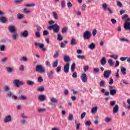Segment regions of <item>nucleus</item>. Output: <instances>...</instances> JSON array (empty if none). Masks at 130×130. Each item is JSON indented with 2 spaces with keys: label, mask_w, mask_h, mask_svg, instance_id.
Segmentation results:
<instances>
[{
  "label": "nucleus",
  "mask_w": 130,
  "mask_h": 130,
  "mask_svg": "<svg viewBox=\"0 0 130 130\" xmlns=\"http://www.w3.org/2000/svg\"><path fill=\"white\" fill-rule=\"evenodd\" d=\"M61 71V66H59L56 68V72L57 73H60Z\"/></svg>",
  "instance_id": "603ef678"
},
{
  "label": "nucleus",
  "mask_w": 130,
  "mask_h": 130,
  "mask_svg": "<svg viewBox=\"0 0 130 130\" xmlns=\"http://www.w3.org/2000/svg\"><path fill=\"white\" fill-rule=\"evenodd\" d=\"M99 71H100V69L98 68H93V71L97 74V73H99Z\"/></svg>",
  "instance_id": "052dcab7"
},
{
  "label": "nucleus",
  "mask_w": 130,
  "mask_h": 130,
  "mask_svg": "<svg viewBox=\"0 0 130 130\" xmlns=\"http://www.w3.org/2000/svg\"><path fill=\"white\" fill-rule=\"evenodd\" d=\"M108 63H109L110 67H113V64H114V62H113V60L111 59H109L108 60Z\"/></svg>",
  "instance_id": "c85d7f7f"
},
{
  "label": "nucleus",
  "mask_w": 130,
  "mask_h": 130,
  "mask_svg": "<svg viewBox=\"0 0 130 130\" xmlns=\"http://www.w3.org/2000/svg\"><path fill=\"white\" fill-rule=\"evenodd\" d=\"M6 49V46L5 45H2L0 46V50L1 51H5V50Z\"/></svg>",
  "instance_id": "37998d69"
},
{
  "label": "nucleus",
  "mask_w": 130,
  "mask_h": 130,
  "mask_svg": "<svg viewBox=\"0 0 130 130\" xmlns=\"http://www.w3.org/2000/svg\"><path fill=\"white\" fill-rule=\"evenodd\" d=\"M8 31L10 32V33H15L16 32V28L14 26H10L8 27Z\"/></svg>",
  "instance_id": "f8f14e48"
},
{
  "label": "nucleus",
  "mask_w": 130,
  "mask_h": 130,
  "mask_svg": "<svg viewBox=\"0 0 130 130\" xmlns=\"http://www.w3.org/2000/svg\"><path fill=\"white\" fill-rule=\"evenodd\" d=\"M63 60L66 62V63H69L71 61V58L68 55H66L63 57Z\"/></svg>",
  "instance_id": "ddd939ff"
},
{
  "label": "nucleus",
  "mask_w": 130,
  "mask_h": 130,
  "mask_svg": "<svg viewBox=\"0 0 130 130\" xmlns=\"http://www.w3.org/2000/svg\"><path fill=\"white\" fill-rule=\"evenodd\" d=\"M85 116H86V112H84L81 115V119H83L85 117Z\"/></svg>",
  "instance_id": "bf43d9fd"
},
{
  "label": "nucleus",
  "mask_w": 130,
  "mask_h": 130,
  "mask_svg": "<svg viewBox=\"0 0 130 130\" xmlns=\"http://www.w3.org/2000/svg\"><path fill=\"white\" fill-rule=\"evenodd\" d=\"M50 100L51 103H49V105H52V104H56L58 102V100L54 98H52Z\"/></svg>",
  "instance_id": "2eb2a0df"
},
{
  "label": "nucleus",
  "mask_w": 130,
  "mask_h": 130,
  "mask_svg": "<svg viewBox=\"0 0 130 130\" xmlns=\"http://www.w3.org/2000/svg\"><path fill=\"white\" fill-rule=\"evenodd\" d=\"M35 44L37 47L39 46L40 48L42 49V50H43L44 51H45V50H46V48H44V44H41L40 43L35 42Z\"/></svg>",
  "instance_id": "423d86ee"
},
{
  "label": "nucleus",
  "mask_w": 130,
  "mask_h": 130,
  "mask_svg": "<svg viewBox=\"0 0 130 130\" xmlns=\"http://www.w3.org/2000/svg\"><path fill=\"white\" fill-rule=\"evenodd\" d=\"M4 90L5 91V92H9V91L10 90V88L9 86H6L4 88Z\"/></svg>",
  "instance_id": "09e8293b"
},
{
  "label": "nucleus",
  "mask_w": 130,
  "mask_h": 130,
  "mask_svg": "<svg viewBox=\"0 0 130 130\" xmlns=\"http://www.w3.org/2000/svg\"><path fill=\"white\" fill-rule=\"evenodd\" d=\"M57 39V40H58V41H61L63 39V38L62 37V36H61V35L58 34Z\"/></svg>",
  "instance_id": "473e14b6"
},
{
  "label": "nucleus",
  "mask_w": 130,
  "mask_h": 130,
  "mask_svg": "<svg viewBox=\"0 0 130 130\" xmlns=\"http://www.w3.org/2000/svg\"><path fill=\"white\" fill-rule=\"evenodd\" d=\"M76 69V63L73 62L71 66V70L72 73L75 72V69Z\"/></svg>",
  "instance_id": "393cba45"
},
{
  "label": "nucleus",
  "mask_w": 130,
  "mask_h": 130,
  "mask_svg": "<svg viewBox=\"0 0 130 130\" xmlns=\"http://www.w3.org/2000/svg\"><path fill=\"white\" fill-rule=\"evenodd\" d=\"M72 77L74 78V79H77V78H78V74H77L76 72H74L72 75Z\"/></svg>",
  "instance_id": "8fccbe9b"
},
{
  "label": "nucleus",
  "mask_w": 130,
  "mask_h": 130,
  "mask_svg": "<svg viewBox=\"0 0 130 130\" xmlns=\"http://www.w3.org/2000/svg\"><path fill=\"white\" fill-rule=\"evenodd\" d=\"M80 79L82 80L83 83H87L88 77H87V74L86 73H83L80 76Z\"/></svg>",
  "instance_id": "39448f33"
},
{
  "label": "nucleus",
  "mask_w": 130,
  "mask_h": 130,
  "mask_svg": "<svg viewBox=\"0 0 130 130\" xmlns=\"http://www.w3.org/2000/svg\"><path fill=\"white\" fill-rule=\"evenodd\" d=\"M73 118H74V116L72 114H70L68 117V120L72 121L73 120Z\"/></svg>",
  "instance_id": "13d9d810"
},
{
  "label": "nucleus",
  "mask_w": 130,
  "mask_h": 130,
  "mask_svg": "<svg viewBox=\"0 0 130 130\" xmlns=\"http://www.w3.org/2000/svg\"><path fill=\"white\" fill-rule=\"evenodd\" d=\"M20 61H28V58L26 57L23 56L20 59Z\"/></svg>",
  "instance_id": "a18cd8bd"
},
{
  "label": "nucleus",
  "mask_w": 130,
  "mask_h": 130,
  "mask_svg": "<svg viewBox=\"0 0 130 130\" xmlns=\"http://www.w3.org/2000/svg\"><path fill=\"white\" fill-rule=\"evenodd\" d=\"M126 59H127V57H121L120 58V60H121V61H124L125 60H126Z\"/></svg>",
  "instance_id": "6e6d98bb"
},
{
  "label": "nucleus",
  "mask_w": 130,
  "mask_h": 130,
  "mask_svg": "<svg viewBox=\"0 0 130 130\" xmlns=\"http://www.w3.org/2000/svg\"><path fill=\"white\" fill-rule=\"evenodd\" d=\"M98 110V107H95L92 108L91 109V113L94 114V113H96L97 112V110Z\"/></svg>",
  "instance_id": "cd10ccee"
},
{
  "label": "nucleus",
  "mask_w": 130,
  "mask_h": 130,
  "mask_svg": "<svg viewBox=\"0 0 130 130\" xmlns=\"http://www.w3.org/2000/svg\"><path fill=\"white\" fill-rule=\"evenodd\" d=\"M24 82L21 81L19 80H17V87H20V86H23L24 85Z\"/></svg>",
  "instance_id": "412c9836"
},
{
  "label": "nucleus",
  "mask_w": 130,
  "mask_h": 130,
  "mask_svg": "<svg viewBox=\"0 0 130 130\" xmlns=\"http://www.w3.org/2000/svg\"><path fill=\"white\" fill-rule=\"evenodd\" d=\"M100 86L101 87H105V81L104 80L101 81V83H100Z\"/></svg>",
  "instance_id": "ea45409f"
},
{
  "label": "nucleus",
  "mask_w": 130,
  "mask_h": 130,
  "mask_svg": "<svg viewBox=\"0 0 130 130\" xmlns=\"http://www.w3.org/2000/svg\"><path fill=\"white\" fill-rule=\"evenodd\" d=\"M92 36V34L89 31H86L83 34V38L85 40H89Z\"/></svg>",
  "instance_id": "7ed1b4c3"
},
{
  "label": "nucleus",
  "mask_w": 130,
  "mask_h": 130,
  "mask_svg": "<svg viewBox=\"0 0 130 130\" xmlns=\"http://www.w3.org/2000/svg\"><path fill=\"white\" fill-rule=\"evenodd\" d=\"M23 12L24 14H29V13H30V11L28 10L27 8H25L23 9Z\"/></svg>",
  "instance_id": "4d7b16f0"
},
{
  "label": "nucleus",
  "mask_w": 130,
  "mask_h": 130,
  "mask_svg": "<svg viewBox=\"0 0 130 130\" xmlns=\"http://www.w3.org/2000/svg\"><path fill=\"white\" fill-rule=\"evenodd\" d=\"M84 72H87V71H89V66H84Z\"/></svg>",
  "instance_id": "774afa93"
},
{
  "label": "nucleus",
  "mask_w": 130,
  "mask_h": 130,
  "mask_svg": "<svg viewBox=\"0 0 130 130\" xmlns=\"http://www.w3.org/2000/svg\"><path fill=\"white\" fill-rule=\"evenodd\" d=\"M67 6L68 8H72V7H73V4H72V3H71V2H69L67 3Z\"/></svg>",
  "instance_id": "69168bd1"
},
{
  "label": "nucleus",
  "mask_w": 130,
  "mask_h": 130,
  "mask_svg": "<svg viewBox=\"0 0 130 130\" xmlns=\"http://www.w3.org/2000/svg\"><path fill=\"white\" fill-rule=\"evenodd\" d=\"M58 64V59H56L55 61L53 63V67L56 68Z\"/></svg>",
  "instance_id": "72a5a7b5"
},
{
  "label": "nucleus",
  "mask_w": 130,
  "mask_h": 130,
  "mask_svg": "<svg viewBox=\"0 0 130 130\" xmlns=\"http://www.w3.org/2000/svg\"><path fill=\"white\" fill-rule=\"evenodd\" d=\"M77 57L78 59H85V55H79Z\"/></svg>",
  "instance_id": "79ce46f5"
},
{
  "label": "nucleus",
  "mask_w": 130,
  "mask_h": 130,
  "mask_svg": "<svg viewBox=\"0 0 130 130\" xmlns=\"http://www.w3.org/2000/svg\"><path fill=\"white\" fill-rule=\"evenodd\" d=\"M53 74H54V71L50 70V72H48L47 75L49 79H53Z\"/></svg>",
  "instance_id": "9d476101"
},
{
  "label": "nucleus",
  "mask_w": 130,
  "mask_h": 130,
  "mask_svg": "<svg viewBox=\"0 0 130 130\" xmlns=\"http://www.w3.org/2000/svg\"><path fill=\"white\" fill-rule=\"evenodd\" d=\"M107 63V60H106V58L105 57H103L101 60V64L102 66H105Z\"/></svg>",
  "instance_id": "dca6fc26"
},
{
  "label": "nucleus",
  "mask_w": 130,
  "mask_h": 130,
  "mask_svg": "<svg viewBox=\"0 0 130 130\" xmlns=\"http://www.w3.org/2000/svg\"><path fill=\"white\" fill-rule=\"evenodd\" d=\"M117 90L115 89H110V94L111 96H114L115 94H116V92Z\"/></svg>",
  "instance_id": "6ab92c4d"
},
{
  "label": "nucleus",
  "mask_w": 130,
  "mask_h": 130,
  "mask_svg": "<svg viewBox=\"0 0 130 130\" xmlns=\"http://www.w3.org/2000/svg\"><path fill=\"white\" fill-rule=\"evenodd\" d=\"M116 103V102L115 101H111V102H110V105L112 107H113V106L115 105Z\"/></svg>",
  "instance_id": "49530a36"
},
{
  "label": "nucleus",
  "mask_w": 130,
  "mask_h": 130,
  "mask_svg": "<svg viewBox=\"0 0 130 130\" xmlns=\"http://www.w3.org/2000/svg\"><path fill=\"white\" fill-rule=\"evenodd\" d=\"M47 28L49 30H52L54 33H58L59 32V30L60 29V26L58 25L57 24H54L50 26H48Z\"/></svg>",
  "instance_id": "f257e3e1"
},
{
  "label": "nucleus",
  "mask_w": 130,
  "mask_h": 130,
  "mask_svg": "<svg viewBox=\"0 0 130 130\" xmlns=\"http://www.w3.org/2000/svg\"><path fill=\"white\" fill-rule=\"evenodd\" d=\"M37 90L39 92H44V91H45V89L44 88V86H43L38 87Z\"/></svg>",
  "instance_id": "a878e982"
},
{
  "label": "nucleus",
  "mask_w": 130,
  "mask_h": 130,
  "mask_svg": "<svg viewBox=\"0 0 130 130\" xmlns=\"http://www.w3.org/2000/svg\"><path fill=\"white\" fill-rule=\"evenodd\" d=\"M53 16L55 20H58V17H57V13L55 12H53Z\"/></svg>",
  "instance_id": "58836bf2"
},
{
  "label": "nucleus",
  "mask_w": 130,
  "mask_h": 130,
  "mask_svg": "<svg viewBox=\"0 0 130 130\" xmlns=\"http://www.w3.org/2000/svg\"><path fill=\"white\" fill-rule=\"evenodd\" d=\"M58 52V51H56L55 53L53 56V58H57V57L59 56V53Z\"/></svg>",
  "instance_id": "f704fd0d"
},
{
  "label": "nucleus",
  "mask_w": 130,
  "mask_h": 130,
  "mask_svg": "<svg viewBox=\"0 0 130 130\" xmlns=\"http://www.w3.org/2000/svg\"><path fill=\"white\" fill-rule=\"evenodd\" d=\"M118 109H119L118 105H115L113 109V113H117V112H118Z\"/></svg>",
  "instance_id": "f3484780"
},
{
  "label": "nucleus",
  "mask_w": 130,
  "mask_h": 130,
  "mask_svg": "<svg viewBox=\"0 0 130 130\" xmlns=\"http://www.w3.org/2000/svg\"><path fill=\"white\" fill-rule=\"evenodd\" d=\"M12 121V116L11 115H7L5 116V119H4V123H8V122H11Z\"/></svg>",
  "instance_id": "20e7f679"
},
{
  "label": "nucleus",
  "mask_w": 130,
  "mask_h": 130,
  "mask_svg": "<svg viewBox=\"0 0 130 130\" xmlns=\"http://www.w3.org/2000/svg\"><path fill=\"white\" fill-rule=\"evenodd\" d=\"M121 72L124 76L126 75V69H125V68L121 67Z\"/></svg>",
  "instance_id": "bb28decb"
},
{
  "label": "nucleus",
  "mask_w": 130,
  "mask_h": 130,
  "mask_svg": "<svg viewBox=\"0 0 130 130\" xmlns=\"http://www.w3.org/2000/svg\"><path fill=\"white\" fill-rule=\"evenodd\" d=\"M92 123H91V121H87L85 122V125H87V126H90L91 125Z\"/></svg>",
  "instance_id": "0e129e2a"
},
{
  "label": "nucleus",
  "mask_w": 130,
  "mask_h": 130,
  "mask_svg": "<svg viewBox=\"0 0 130 130\" xmlns=\"http://www.w3.org/2000/svg\"><path fill=\"white\" fill-rule=\"evenodd\" d=\"M77 40L75 38H72L71 42V45H77Z\"/></svg>",
  "instance_id": "b1692460"
},
{
  "label": "nucleus",
  "mask_w": 130,
  "mask_h": 130,
  "mask_svg": "<svg viewBox=\"0 0 130 130\" xmlns=\"http://www.w3.org/2000/svg\"><path fill=\"white\" fill-rule=\"evenodd\" d=\"M49 34V32L47 30H44L43 31V35L44 36H47Z\"/></svg>",
  "instance_id": "3c124183"
},
{
  "label": "nucleus",
  "mask_w": 130,
  "mask_h": 130,
  "mask_svg": "<svg viewBox=\"0 0 130 130\" xmlns=\"http://www.w3.org/2000/svg\"><path fill=\"white\" fill-rule=\"evenodd\" d=\"M61 7L63 9V8H66V1L64 0L62 1L61 3Z\"/></svg>",
  "instance_id": "a19ab883"
},
{
  "label": "nucleus",
  "mask_w": 130,
  "mask_h": 130,
  "mask_svg": "<svg viewBox=\"0 0 130 130\" xmlns=\"http://www.w3.org/2000/svg\"><path fill=\"white\" fill-rule=\"evenodd\" d=\"M26 85H27V86H33L35 85V82L34 81L28 80L26 82Z\"/></svg>",
  "instance_id": "aec40b11"
},
{
  "label": "nucleus",
  "mask_w": 130,
  "mask_h": 130,
  "mask_svg": "<svg viewBox=\"0 0 130 130\" xmlns=\"http://www.w3.org/2000/svg\"><path fill=\"white\" fill-rule=\"evenodd\" d=\"M17 18L19 20H22V19H24V15L21 14V13H18Z\"/></svg>",
  "instance_id": "2f4dec72"
},
{
  "label": "nucleus",
  "mask_w": 130,
  "mask_h": 130,
  "mask_svg": "<svg viewBox=\"0 0 130 130\" xmlns=\"http://www.w3.org/2000/svg\"><path fill=\"white\" fill-rule=\"evenodd\" d=\"M95 44L91 43L90 45L88 46V48H90V49H95Z\"/></svg>",
  "instance_id": "c756f323"
},
{
  "label": "nucleus",
  "mask_w": 130,
  "mask_h": 130,
  "mask_svg": "<svg viewBox=\"0 0 130 130\" xmlns=\"http://www.w3.org/2000/svg\"><path fill=\"white\" fill-rule=\"evenodd\" d=\"M124 28L125 30H130V22L129 23H125L124 24Z\"/></svg>",
  "instance_id": "a211bd4d"
},
{
  "label": "nucleus",
  "mask_w": 130,
  "mask_h": 130,
  "mask_svg": "<svg viewBox=\"0 0 130 130\" xmlns=\"http://www.w3.org/2000/svg\"><path fill=\"white\" fill-rule=\"evenodd\" d=\"M28 35H29V34L28 33L27 30H24L20 34L21 37H24V38H26V37H28Z\"/></svg>",
  "instance_id": "4468645a"
},
{
  "label": "nucleus",
  "mask_w": 130,
  "mask_h": 130,
  "mask_svg": "<svg viewBox=\"0 0 130 130\" xmlns=\"http://www.w3.org/2000/svg\"><path fill=\"white\" fill-rule=\"evenodd\" d=\"M38 100L39 101L43 102V101H45V100H46V96L44 94L40 95L38 97Z\"/></svg>",
  "instance_id": "9b49d317"
},
{
  "label": "nucleus",
  "mask_w": 130,
  "mask_h": 130,
  "mask_svg": "<svg viewBox=\"0 0 130 130\" xmlns=\"http://www.w3.org/2000/svg\"><path fill=\"white\" fill-rule=\"evenodd\" d=\"M36 71L38 73H40L41 74H43L46 72L45 68L43 67L41 64L36 66Z\"/></svg>",
  "instance_id": "f03ea898"
},
{
  "label": "nucleus",
  "mask_w": 130,
  "mask_h": 130,
  "mask_svg": "<svg viewBox=\"0 0 130 130\" xmlns=\"http://www.w3.org/2000/svg\"><path fill=\"white\" fill-rule=\"evenodd\" d=\"M110 75H111V70H107L104 71V76L105 79H108V78H109L110 76Z\"/></svg>",
  "instance_id": "0eeeda50"
},
{
  "label": "nucleus",
  "mask_w": 130,
  "mask_h": 130,
  "mask_svg": "<svg viewBox=\"0 0 130 130\" xmlns=\"http://www.w3.org/2000/svg\"><path fill=\"white\" fill-rule=\"evenodd\" d=\"M70 72V63H66L64 66V73L68 74Z\"/></svg>",
  "instance_id": "6e6552de"
},
{
  "label": "nucleus",
  "mask_w": 130,
  "mask_h": 130,
  "mask_svg": "<svg viewBox=\"0 0 130 130\" xmlns=\"http://www.w3.org/2000/svg\"><path fill=\"white\" fill-rule=\"evenodd\" d=\"M119 40H120V41H121V42H128V41H129V40H128L127 39H125L124 38H120L119 39Z\"/></svg>",
  "instance_id": "e433bc0d"
},
{
  "label": "nucleus",
  "mask_w": 130,
  "mask_h": 130,
  "mask_svg": "<svg viewBox=\"0 0 130 130\" xmlns=\"http://www.w3.org/2000/svg\"><path fill=\"white\" fill-rule=\"evenodd\" d=\"M68 30H69V28H68V27H63L61 30L62 34H66V33L68 32Z\"/></svg>",
  "instance_id": "5701e85b"
},
{
  "label": "nucleus",
  "mask_w": 130,
  "mask_h": 130,
  "mask_svg": "<svg viewBox=\"0 0 130 130\" xmlns=\"http://www.w3.org/2000/svg\"><path fill=\"white\" fill-rule=\"evenodd\" d=\"M25 7H35V4L32 3L31 4L25 5Z\"/></svg>",
  "instance_id": "e2e57ef3"
},
{
  "label": "nucleus",
  "mask_w": 130,
  "mask_h": 130,
  "mask_svg": "<svg viewBox=\"0 0 130 130\" xmlns=\"http://www.w3.org/2000/svg\"><path fill=\"white\" fill-rule=\"evenodd\" d=\"M86 8H87V5L86 4H83L82 6V11H86Z\"/></svg>",
  "instance_id": "680f3d73"
},
{
  "label": "nucleus",
  "mask_w": 130,
  "mask_h": 130,
  "mask_svg": "<svg viewBox=\"0 0 130 130\" xmlns=\"http://www.w3.org/2000/svg\"><path fill=\"white\" fill-rule=\"evenodd\" d=\"M7 21H8V19L4 16H2L0 17V21L2 22V23H7Z\"/></svg>",
  "instance_id": "4be33fe9"
},
{
  "label": "nucleus",
  "mask_w": 130,
  "mask_h": 130,
  "mask_svg": "<svg viewBox=\"0 0 130 130\" xmlns=\"http://www.w3.org/2000/svg\"><path fill=\"white\" fill-rule=\"evenodd\" d=\"M103 9L104 10H106V9H107V4L106 3L103 4Z\"/></svg>",
  "instance_id": "338daca9"
},
{
  "label": "nucleus",
  "mask_w": 130,
  "mask_h": 130,
  "mask_svg": "<svg viewBox=\"0 0 130 130\" xmlns=\"http://www.w3.org/2000/svg\"><path fill=\"white\" fill-rule=\"evenodd\" d=\"M6 97H8V98H12L13 100H17V96L13 94L12 92H9L8 93H7Z\"/></svg>",
  "instance_id": "1a4fd4ad"
},
{
  "label": "nucleus",
  "mask_w": 130,
  "mask_h": 130,
  "mask_svg": "<svg viewBox=\"0 0 130 130\" xmlns=\"http://www.w3.org/2000/svg\"><path fill=\"white\" fill-rule=\"evenodd\" d=\"M38 111H39V112H45V111H46V109L40 108L38 110Z\"/></svg>",
  "instance_id": "864d4df0"
},
{
  "label": "nucleus",
  "mask_w": 130,
  "mask_h": 130,
  "mask_svg": "<svg viewBox=\"0 0 130 130\" xmlns=\"http://www.w3.org/2000/svg\"><path fill=\"white\" fill-rule=\"evenodd\" d=\"M6 71H7V73H8V74H11V73H12V72H13V68L8 67L6 69Z\"/></svg>",
  "instance_id": "c9c22d12"
},
{
  "label": "nucleus",
  "mask_w": 130,
  "mask_h": 130,
  "mask_svg": "<svg viewBox=\"0 0 130 130\" xmlns=\"http://www.w3.org/2000/svg\"><path fill=\"white\" fill-rule=\"evenodd\" d=\"M110 57H111L112 58H114V59H117V58H118V55L113 54L111 55Z\"/></svg>",
  "instance_id": "c03bdc74"
},
{
  "label": "nucleus",
  "mask_w": 130,
  "mask_h": 130,
  "mask_svg": "<svg viewBox=\"0 0 130 130\" xmlns=\"http://www.w3.org/2000/svg\"><path fill=\"white\" fill-rule=\"evenodd\" d=\"M18 99L19 100H27V97L24 95H21L18 97Z\"/></svg>",
  "instance_id": "4c0bfd02"
},
{
  "label": "nucleus",
  "mask_w": 130,
  "mask_h": 130,
  "mask_svg": "<svg viewBox=\"0 0 130 130\" xmlns=\"http://www.w3.org/2000/svg\"><path fill=\"white\" fill-rule=\"evenodd\" d=\"M105 121H106V122H110V121H111V118H109V117H107L105 119Z\"/></svg>",
  "instance_id": "5fc2aeb1"
},
{
  "label": "nucleus",
  "mask_w": 130,
  "mask_h": 130,
  "mask_svg": "<svg viewBox=\"0 0 130 130\" xmlns=\"http://www.w3.org/2000/svg\"><path fill=\"white\" fill-rule=\"evenodd\" d=\"M101 92L105 94V96H109V92L107 91L105 92V89L104 88L101 90Z\"/></svg>",
  "instance_id": "7c9ffc66"
},
{
  "label": "nucleus",
  "mask_w": 130,
  "mask_h": 130,
  "mask_svg": "<svg viewBox=\"0 0 130 130\" xmlns=\"http://www.w3.org/2000/svg\"><path fill=\"white\" fill-rule=\"evenodd\" d=\"M36 36L37 38H40L41 37V35L40 34V31L36 32Z\"/></svg>",
  "instance_id": "de8ad7c7"
}]
</instances>
